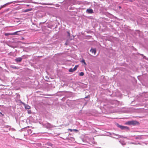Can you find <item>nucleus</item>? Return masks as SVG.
Listing matches in <instances>:
<instances>
[{"label": "nucleus", "instance_id": "nucleus-31", "mask_svg": "<svg viewBox=\"0 0 148 148\" xmlns=\"http://www.w3.org/2000/svg\"><path fill=\"white\" fill-rule=\"evenodd\" d=\"M89 97L88 96H86V97H85V98H88V100H89Z\"/></svg>", "mask_w": 148, "mask_h": 148}, {"label": "nucleus", "instance_id": "nucleus-45", "mask_svg": "<svg viewBox=\"0 0 148 148\" xmlns=\"http://www.w3.org/2000/svg\"><path fill=\"white\" fill-rule=\"evenodd\" d=\"M147 12H148V11Z\"/></svg>", "mask_w": 148, "mask_h": 148}, {"label": "nucleus", "instance_id": "nucleus-4", "mask_svg": "<svg viewBox=\"0 0 148 148\" xmlns=\"http://www.w3.org/2000/svg\"><path fill=\"white\" fill-rule=\"evenodd\" d=\"M86 12L88 14H92L94 13V12L93 10L90 8H89L87 9Z\"/></svg>", "mask_w": 148, "mask_h": 148}, {"label": "nucleus", "instance_id": "nucleus-40", "mask_svg": "<svg viewBox=\"0 0 148 148\" xmlns=\"http://www.w3.org/2000/svg\"><path fill=\"white\" fill-rule=\"evenodd\" d=\"M72 139H74V138H72Z\"/></svg>", "mask_w": 148, "mask_h": 148}, {"label": "nucleus", "instance_id": "nucleus-38", "mask_svg": "<svg viewBox=\"0 0 148 148\" xmlns=\"http://www.w3.org/2000/svg\"><path fill=\"white\" fill-rule=\"evenodd\" d=\"M40 124H42V123H43L42 122H40Z\"/></svg>", "mask_w": 148, "mask_h": 148}, {"label": "nucleus", "instance_id": "nucleus-14", "mask_svg": "<svg viewBox=\"0 0 148 148\" xmlns=\"http://www.w3.org/2000/svg\"><path fill=\"white\" fill-rule=\"evenodd\" d=\"M68 130H70L71 132H72V131H73L75 132H77L78 131V130L76 129H69Z\"/></svg>", "mask_w": 148, "mask_h": 148}, {"label": "nucleus", "instance_id": "nucleus-24", "mask_svg": "<svg viewBox=\"0 0 148 148\" xmlns=\"http://www.w3.org/2000/svg\"><path fill=\"white\" fill-rule=\"evenodd\" d=\"M113 133H111V134H110V135L111 136V137L113 138H116V139H118V138H118V137H114V136H114V135H111V134H113Z\"/></svg>", "mask_w": 148, "mask_h": 148}, {"label": "nucleus", "instance_id": "nucleus-43", "mask_svg": "<svg viewBox=\"0 0 148 148\" xmlns=\"http://www.w3.org/2000/svg\"><path fill=\"white\" fill-rule=\"evenodd\" d=\"M46 78H47V77H46Z\"/></svg>", "mask_w": 148, "mask_h": 148}, {"label": "nucleus", "instance_id": "nucleus-10", "mask_svg": "<svg viewBox=\"0 0 148 148\" xmlns=\"http://www.w3.org/2000/svg\"><path fill=\"white\" fill-rule=\"evenodd\" d=\"M25 105V108L26 109H29L30 108V107L28 105L25 104L24 103Z\"/></svg>", "mask_w": 148, "mask_h": 148}, {"label": "nucleus", "instance_id": "nucleus-37", "mask_svg": "<svg viewBox=\"0 0 148 148\" xmlns=\"http://www.w3.org/2000/svg\"><path fill=\"white\" fill-rule=\"evenodd\" d=\"M24 39V38L23 37H22L21 38V39L23 40Z\"/></svg>", "mask_w": 148, "mask_h": 148}, {"label": "nucleus", "instance_id": "nucleus-42", "mask_svg": "<svg viewBox=\"0 0 148 148\" xmlns=\"http://www.w3.org/2000/svg\"><path fill=\"white\" fill-rule=\"evenodd\" d=\"M51 8H54V7H52Z\"/></svg>", "mask_w": 148, "mask_h": 148}, {"label": "nucleus", "instance_id": "nucleus-6", "mask_svg": "<svg viewBox=\"0 0 148 148\" xmlns=\"http://www.w3.org/2000/svg\"><path fill=\"white\" fill-rule=\"evenodd\" d=\"M111 135H116V136H118V138H127V137L124 136H123L120 135H119V134H114V133H113V134H111Z\"/></svg>", "mask_w": 148, "mask_h": 148}, {"label": "nucleus", "instance_id": "nucleus-41", "mask_svg": "<svg viewBox=\"0 0 148 148\" xmlns=\"http://www.w3.org/2000/svg\"><path fill=\"white\" fill-rule=\"evenodd\" d=\"M136 139H138V138H137V137H136Z\"/></svg>", "mask_w": 148, "mask_h": 148}, {"label": "nucleus", "instance_id": "nucleus-5", "mask_svg": "<svg viewBox=\"0 0 148 148\" xmlns=\"http://www.w3.org/2000/svg\"><path fill=\"white\" fill-rule=\"evenodd\" d=\"M23 59V58L21 57H18L16 58L15 59V61L17 62H21Z\"/></svg>", "mask_w": 148, "mask_h": 148}, {"label": "nucleus", "instance_id": "nucleus-44", "mask_svg": "<svg viewBox=\"0 0 148 148\" xmlns=\"http://www.w3.org/2000/svg\"><path fill=\"white\" fill-rule=\"evenodd\" d=\"M0 106H1V105H0Z\"/></svg>", "mask_w": 148, "mask_h": 148}, {"label": "nucleus", "instance_id": "nucleus-1", "mask_svg": "<svg viewBox=\"0 0 148 148\" xmlns=\"http://www.w3.org/2000/svg\"><path fill=\"white\" fill-rule=\"evenodd\" d=\"M43 127L46 128L47 129H50L55 127V126L52 125L50 123H42Z\"/></svg>", "mask_w": 148, "mask_h": 148}, {"label": "nucleus", "instance_id": "nucleus-17", "mask_svg": "<svg viewBox=\"0 0 148 148\" xmlns=\"http://www.w3.org/2000/svg\"><path fill=\"white\" fill-rule=\"evenodd\" d=\"M79 75L80 76H82L84 75V72H82L79 73Z\"/></svg>", "mask_w": 148, "mask_h": 148}, {"label": "nucleus", "instance_id": "nucleus-33", "mask_svg": "<svg viewBox=\"0 0 148 148\" xmlns=\"http://www.w3.org/2000/svg\"><path fill=\"white\" fill-rule=\"evenodd\" d=\"M142 55V56H143V58H145L146 57H145V56H143V54H142V55Z\"/></svg>", "mask_w": 148, "mask_h": 148}, {"label": "nucleus", "instance_id": "nucleus-32", "mask_svg": "<svg viewBox=\"0 0 148 148\" xmlns=\"http://www.w3.org/2000/svg\"><path fill=\"white\" fill-rule=\"evenodd\" d=\"M10 47H11L12 48H13V47L12 45H8Z\"/></svg>", "mask_w": 148, "mask_h": 148}, {"label": "nucleus", "instance_id": "nucleus-7", "mask_svg": "<svg viewBox=\"0 0 148 148\" xmlns=\"http://www.w3.org/2000/svg\"><path fill=\"white\" fill-rule=\"evenodd\" d=\"M90 51L92 53H94V54H95L96 53V49H93L92 48H91Z\"/></svg>", "mask_w": 148, "mask_h": 148}, {"label": "nucleus", "instance_id": "nucleus-36", "mask_svg": "<svg viewBox=\"0 0 148 148\" xmlns=\"http://www.w3.org/2000/svg\"><path fill=\"white\" fill-rule=\"evenodd\" d=\"M87 102H86V103H84V106H85V105L86 104H87Z\"/></svg>", "mask_w": 148, "mask_h": 148}, {"label": "nucleus", "instance_id": "nucleus-39", "mask_svg": "<svg viewBox=\"0 0 148 148\" xmlns=\"http://www.w3.org/2000/svg\"><path fill=\"white\" fill-rule=\"evenodd\" d=\"M101 77H103V78H104V76H101Z\"/></svg>", "mask_w": 148, "mask_h": 148}, {"label": "nucleus", "instance_id": "nucleus-22", "mask_svg": "<svg viewBox=\"0 0 148 148\" xmlns=\"http://www.w3.org/2000/svg\"><path fill=\"white\" fill-rule=\"evenodd\" d=\"M23 58V59H26L27 58V56L24 55L23 56L21 57Z\"/></svg>", "mask_w": 148, "mask_h": 148}, {"label": "nucleus", "instance_id": "nucleus-12", "mask_svg": "<svg viewBox=\"0 0 148 148\" xmlns=\"http://www.w3.org/2000/svg\"><path fill=\"white\" fill-rule=\"evenodd\" d=\"M4 34L5 36H8L9 35H12V33H5Z\"/></svg>", "mask_w": 148, "mask_h": 148}, {"label": "nucleus", "instance_id": "nucleus-3", "mask_svg": "<svg viewBox=\"0 0 148 148\" xmlns=\"http://www.w3.org/2000/svg\"><path fill=\"white\" fill-rule=\"evenodd\" d=\"M14 2L17 3V2H18V1H14L11 2H10L8 3L5 4H4V5H1V7H0V10L2 8L5 7L6 5H9L11 3H12Z\"/></svg>", "mask_w": 148, "mask_h": 148}, {"label": "nucleus", "instance_id": "nucleus-28", "mask_svg": "<svg viewBox=\"0 0 148 148\" xmlns=\"http://www.w3.org/2000/svg\"><path fill=\"white\" fill-rule=\"evenodd\" d=\"M12 68L14 69H17V67L16 66H13Z\"/></svg>", "mask_w": 148, "mask_h": 148}, {"label": "nucleus", "instance_id": "nucleus-11", "mask_svg": "<svg viewBox=\"0 0 148 148\" xmlns=\"http://www.w3.org/2000/svg\"><path fill=\"white\" fill-rule=\"evenodd\" d=\"M20 32H21V31H18L16 32H14V33H12V35H20V34L19 33Z\"/></svg>", "mask_w": 148, "mask_h": 148}, {"label": "nucleus", "instance_id": "nucleus-9", "mask_svg": "<svg viewBox=\"0 0 148 148\" xmlns=\"http://www.w3.org/2000/svg\"><path fill=\"white\" fill-rule=\"evenodd\" d=\"M116 125L118 127L120 128L121 130H123V126L120 125L118 123H117Z\"/></svg>", "mask_w": 148, "mask_h": 148}, {"label": "nucleus", "instance_id": "nucleus-23", "mask_svg": "<svg viewBox=\"0 0 148 148\" xmlns=\"http://www.w3.org/2000/svg\"><path fill=\"white\" fill-rule=\"evenodd\" d=\"M81 62L84 63L85 65H86V64L85 62V60L84 59H83L81 61Z\"/></svg>", "mask_w": 148, "mask_h": 148}, {"label": "nucleus", "instance_id": "nucleus-26", "mask_svg": "<svg viewBox=\"0 0 148 148\" xmlns=\"http://www.w3.org/2000/svg\"><path fill=\"white\" fill-rule=\"evenodd\" d=\"M46 4L47 5H53V6L55 5L53 4V3H47Z\"/></svg>", "mask_w": 148, "mask_h": 148}, {"label": "nucleus", "instance_id": "nucleus-15", "mask_svg": "<svg viewBox=\"0 0 148 148\" xmlns=\"http://www.w3.org/2000/svg\"><path fill=\"white\" fill-rule=\"evenodd\" d=\"M32 10V9H26L23 11V12H28Z\"/></svg>", "mask_w": 148, "mask_h": 148}, {"label": "nucleus", "instance_id": "nucleus-18", "mask_svg": "<svg viewBox=\"0 0 148 148\" xmlns=\"http://www.w3.org/2000/svg\"><path fill=\"white\" fill-rule=\"evenodd\" d=\"M78 66V65H76L73 68V70L74 71L76 70L77 69Z\"/></svg>", "mask_w": 148, "mask_h": 148}, {"label": "nucleus", "instance_id": "nucleus-25", "mask_svg": "<svg viewBox=\"0 0 148 148\" xmlns=\"http://www.w3.org/2000/svg\"><path fill=\"white\" fill-rule=\"evenodd\" d=\"M4 115V114H3L1 112H0V116L3 117Z\"/></svg>", "mask_w": 148, "mask_h": 148}, {"label": "nucleus", "instance_id": "nucleus-8", "mask_svg": "<svg viewBox=\"0 0 148 148\" xmlns=\"http://www.w3.org/2000/svg\"><path fill=\"white\" fill-rule=\"evenodd\" d=\"M116 125L118 127L120 128L121 130H123V126L120 125L118 123H117Z\"/></svg>", "mask_w": 148, "mask_h": 148}, {"label": "nucleus", "instance_id": "nucleus-34", "mask_svg": "<svg viewBox=\"0 0 148 148\" xmlns=\"http://www.w3.org/2000/svg\"><path fill=\"white\" fill-rule=\"evenodd\" d=\"M28 113L29 114H30L31 113V111H28Z\"/></svg>", "mask_w": 148, "mask_h": 148}, {"label": "nucleus", "instance_id": "nucleus-19", "mask_svg": "<svg viewBox=\"0 0 148 148\" xmlns=\"http://www.w3.org/2000/svg\"><path fill=\"white\" fill-rule=\"evenodd\" d=\"M66 32L67 34V36L69 37L70 36L69 30L67 31Z\"/></svg>", "mask_w": 148, "mask_h": 148}, {"label": "nucleus", "instance_id": "nucleus-35", "mask_svg": "<svg viewBox=\"0 0 148 148\" xmlns=\"http://www.w3.org/2000/svg\"><path fill=\"white\" fill-rule=\"evenodd\" d=\"M119 9H121V6H119Z\"/></svg>", "mask_w": 148, "mask_h": 148}, {"label": "nucleus", "instance_id": "nucleus-16", "mask_svg": "<svg viewBox=\"0 0 148 148\" xmlns=\"http://www.w3.org/2000/svg\"><path fill=\"white\" fill-rule=\"evenodd\" d=\"M119 142L123 145H125L126 144V143L124 141H119Z\"/></svg>", "mask_w": 148, "mask_h": 148}, {"label": "nucleus", "instance_id": "nucleus-2", "mask_svg": "<svg viewBox=\"0 0 148 148\" xmlns=\"http://www.w3.org/2000/svg\"><path fill=\"white\" fill-rule=\"evenodd\" d=\"M126 124L128 125H138V122L136 121H128L126 123Z\"/></svg>", "mask_w": 148, "mask_h": 148}, {"label": "nucleus", "instance_id": "nucleus-29", "mask_svg": "<svg viewBox=\"0 0 148 148\" xmlns=\"http://www.w3.org/2000/svg\"><path fill=\"white\" fill-rule=\"evenodd\" d=\"M145 98H147L145 99V100H148V96H147V97H146V96H145Z\"/></svg>", "mask_w": 148, "mask_h": 148}, {"label": "nucleus", "instance_id": "nucleus-21", "mask_svg": "<svg viewBox=\"0 0 148 148\" xmlns=\"http://www.w3.org/2000/svg\"><path fill=\"white\" fill-rule=\"evenodd\" d=\"M47 145L49 146L52 147L53 145L50 142H48L47 143Z\"/></svg>", "mask_w": 148, "mask_h": 148}, {"label": "nucleus", "instance_id": "nucleus-27", "mask_svg": "<svg viewBox=\"0 0 148 148\" xmlns=\"http://www.w3.org/2000/svg\"><path fill=\"white\" fill-rule=\"evenodd\" d=\"M55 6L56 7H58L60 6V5L58 4H56L55 5Z\"/></svg>", "mask_w": 148, "mask_h": 148}, {"label": "nucleus", "instance_id": "nucleus-13", "mask_svg": "<svg viewBox=\"0 0 148 148\" xmlns=\"http://www.w3.org/2000/svg\"><path fill=\"white\" fill-rule=\"evenodd\" d=\"M123 130H126L127 131V130H129L130 129L129 127H128L124 126Z\"/></svg>", "mask_w": 148, "mask_h": 148}, {"label": "nucleus", "instance_id": "nucleus-20", "mask_svg": "<svg viewBox=\"0 0 148 148\" xmlns=\"http://www.w3.org/2000/svg\"><path fill=\"white\" fill-rule=\"evenodd\" d=\"M69 71L70 72H73L74 71L73 70V69L72 68H71L69 69Z\"/></svg>", "mask_w": 148, "mask_h": 148}, {"label": "nucleus", "instance_id": "nucleus-30", "mask_svg": "<svg viewBox=\"0 0 148 148\" xmlns=\"http://www.w3.org/2000/svg\"><path fill=\"white\" fill-rule=\"evenodd\" d=\"M65 44L66 45H68V42L67 41H66V43H65Z\"/></svg>", "mask_w": 148, "mask_h": 148}]
</instances>
